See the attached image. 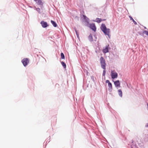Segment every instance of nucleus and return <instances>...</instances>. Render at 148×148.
Returning a JSON list of instances; mask_svg holds the SVG:
<instances>
[{
  "label": "nucleus",
  "mask_w": 148,
  "mask_h": 148,
  "mask_svg": "<svg viewBox=\"0 0 148 148\" xmlns=\"http://www.w3.org/2000/svg\"><path fill=\"white\" fill-rule=\"evenodd\" d=\"M101 29L105 35H107L109 38H110V30L109 28H107L104 24H102Z\"/></svg>",
  "instance_id": "f257e3e1"
},
{
  "label": "nucleus",
  "mask_w": 148,
  "mask_h": 148,
  "mask_svg": "<svg viewBox=\"0 0 148 148\" xmlns=\"http://www.w3.org/2000/svg\"><path fill=\"white\" fill-rule=\"evenodd\" d=\"M100 61L101 67L104 69H105L106 65L105 61L103 57H101Z\"/></svg>",
  "instance_id": "f03ea898"
},
{
  "label": "nucleus",
  "mask_w": 148,
  "mask_h": 148,
  "mask_svg": "<svg viewBox=\"0 0 148 148\" xmlns=\"http://www.w3.org/2000/svg\"><path fill=\"white\" fill-rule=\"evenodd\" d=\"M81 20L82 22L86 23L87 24L89 23V19L86 16L83 15V17L81 18Z\"/></svg>",
  "instance_id": "7ed1b4c3"
},
{
  "label": "nucleus",
  "mask_w": 148,
  "mask_h": 148,
  "mask_svg": "<svg viewBox=\"0 0 148 148\" xmlns=\"http://www.w3.org/2000/svg\"><path fill=\"white\" fill-rule=\"evenodd\" d=\"M21 62L23 65L25 66L29 63V60L27 58H24L22 60Z\"/></svg>",
  "instance_id": "20e7f679"
},
{
  "label": "nucleus",
  "mask_w": 148,
  "mask_h": 148,
  "mask_svg": "<svg viewBox=\"0 0 148 148\" xmlns=\"http://www.w3.org/2000/svg\"><path fill=\"white\" fill-rule=\"evenodd\" d=\"M111 75L112 78L114 79L117 77L118 74L114 71H112L111 72Z\"/></svg>",
  "instance_id": "39448f33"
},
{
  "label": "nucleus",
  "mask_w": 148,
  "mask_h": 148,
  "mask_svg": "<svg viewBox=\"0 0 148 148\" xmlns=\"http://www.w3.org/2000/svg\"><path fill=\"white\" fill-rule=\"evenodd\" d=\"M106 83H108V86L109 87L108 88V90L109 91H111L112 89V84L108 80H107L106 81Z\"/></svg>",
  "instance_id": "423d86ee"
},
{
  "label": "nucleus",
  "mask_w": 148,
  "mask_h": 148,
  "mask_svg": "<svg viewBox=\"0 0 148 148\" xmlns=\"http://www.w3.org/2000/svg\"><path fill=\"white\" fill-rule=\"evenodd\" d=\"M42 27L43 28L46 27L48 26V25L46 22L42 21L40 22Z\"/></svg>",
  "instance_id": "0eeeda50"
},
{
  "label": "nucleus",
  "mask_w": 148,
  "mask_h": 148,
  "mask_svg": "<svg viewBox=\"0 0 148 148\" xmlns=\"http://www.w3.org/2000/svg\"><path fill=\"white\" fill-rule=\"evenodd\" d=\"M109 45H108L106 46L105 49L103 50V52L104 53H106L108 52L109 49H110V48L109 47Z\"/></svg>",
  "instance_id": "6e6552de"
},
{
  "label": "nucleus",
  "mask_w": 148,
  "mask_h": 148,
  "mask_svg": "<svg viewBox=\"0 0 148 148\" xmlns=\"http://www.w3.org/2000/svg\"><path fill=\"white\" fill-rule=\"evenodd\" d=\"M90 27L95 32L96 31V28L94 24H90Z\"/></svg>",
  "instance_id": "1a4fd4ad"
},
{
  "label": "nucleus",
  "mask_w": 148,
  "mask_h": 148,
  "mask_svg": "<svg viewBox=\"0 0 148 148\" xmlns=\"http://www.w3.org/2000/svg\"><path fill=\"white\" fill-rule=\"evenodd\" d=\"M114 83L116 87H120V83L119 80H117L114 82Z\"/></svg>",
  "instance_id": "9d476101"
},
{
  "label": "nucleus",
  "mask_w": 148,
  "mask_h": 148,
  "mask_svg": "<svg viewBox=\"0 0 148 148\" xmlns=\"http://www.w3.org/2000/svg\"><path fill=\"white\" fill-rule=\"evenodd\" d=\"M37 4L40 5H42L43 4V2L41 0H34Z\"/></svg>",
  "instance_id": "9b49d317"
},
{
  "label": "nucleus",
  "mask_w": 148,
  "mask_h": 148,
  "mask_svg": "<svg viewBox=\"0 0 148 148\" xmlns=\"http://www.w3.org/2000/svg\"><path fill=\"white\" fill-rule=\"evenodd\" d=\"M34 9L39 14H41V12L40 11V9L39 8H37L35 6L34 7Z\"/></svg>",
  "instance_id": "f8f14e48"
},
{
  "label": "nucleus",
  "mask_w": 148,
  "mask_h": 148,
  "mask_svg": "<svg viewBox=\"0 0 148 148\" xmlns=\"http://www.w3.org/2000/svg\"><path fill=\"white\" fill-rule=\"evenodd\" d=\"M118 93L119 96L122 97V91L120 89H119L118 90Z\"/></svg>",
  "instance_id": "ddd939ff"
},
{
  "label": "nucleus",
  "mask_w": 148,
  "mask_h": 148,
  "mask_svg": "<svg viewBox=\"0 0 148 148\" xmlns=\"http://www.w3.org/2000/svg\"><path fill=\"white\" fill-rule=\"evenodd\" d=\"M51 23L52 24L53 26L54 27H56L57 26V25L55 22H54V21H52V20H51Z\"/></svg>",
  "instance_id": "4468645a"
},
{
  "label": "nucleus",
  "mask_w": 148,
  "mask_h": 148,
  "mask_svg": "<svg viewBox=\"0 0 148 148\" xmlns=\"http://www.w3.org/2000/svg\"><path fill=\"white\" fill-rule=\"evenodd\" d=\"M101 21L102 20L101 18H97L95 19V21H94L98 23H100L101 22Z\"/></svg>",
  "instance_id": "2eb2a0df"
},
{
  "label": "nucleus",
  "mask_w": 148,
  "mask_h": 148,
  "mask_svg": "<svg viewBox=\"0 0 148 148\" xmlns=\"http://www.w3.org/2000/svg\"><path fill=\"white\" fill-rule=\"evenodd\" d=\"M88 39L90 41L92 42L93 41L92 36L91 34H90L88 37Z\"/></svg>",
  "instance_id": "dca6fc26"
},
{
  "label": "nucleus",
  "mask_w": 148,
  "mask_h": 148,
  "mask_svg": "<svg viewBox=\"0 0 148 148\" xmlns=\"http://www.w3.org/2000/svg\"><path fill=\"white\" fill-rule=\"evenodd\" d=\"M129 17L130 18V20L133 21L134 24L136 25L137 24V23L134 20L132 17L131 16H129Z\"/></svg>",
  "instance_id": "f3484780"
},
{
  "label": "nucleus",
  "mask_w": 148,
  "mask_h": 148,
  "mask_svg": "<svg viewBox=\"0 0 148 148\" xmlns=\"http://www.w3.org/2000/svg\"><path fill=\"white\" fill-rule=\"evenodd\" d=\"M61 64L62 65V66L64 68H66V64L64 62H61Z\"/></svg>",
  "instance_id": "a211bd4d"
},
{
  "label": "nucleus",
  "mask_w": 148,
  "mask_h": 148,
  "mask_svg": "<svg viewBox=\"0 0 148 148\" xmlns=\"http://www.w3.org/2000/svg\"><path fill=\"white\" fill-rule=\"evenodd\" d=\"M60 56H61V58L62 59H64V58H65L64 56V54L63 53H61Z\"/></svg>",
  "instance_id": "6ab92c4d"
},
{
  "label": "nucleus",
  "mask_w": 148,
  "mask_h": 148,
  "mask_svg": "<svg viewBox=\"0 0 148 148\" xmlns=\"http://www.w3.org/2000/svg\"><path fill=\"white\" fill-rule=\"evenodd\" d=\"M75 33H76V34L77 35V38H79V34H78L77 31L75 29Z\"/></svg>",
  "instance_id": "aec40b11"
},
{
  "label": "nucleus",
  "mask_w": 148,
  "mask_h": 148,
  "mask_svg": "<svg viewBox=\"0 0 148 148\" xmlns=\"http://www.w3.org/2000/svg\"><path fill=\"white\" fill-rule=\"evenodd\" d=\"M143 33L147 35L148 36V31H147L146 30H145L143 31Z\"/></svg>",
  "instance_id": "412c9836"
},
{
  "label": "nucleus",
  "mask_w": 148,
  "mask_h": 148,
  "mask_svg": "<svg viewBox=\"0 0 148 148\" xmlns=\"http://www.w3.org/2000/svg\"><path fill=\"white\" fill-rule=\"evenodd\" d=\"M105 70V69H104L103 72V76H104L105 75L106 73V71Z\"/></svg>",
  "instance_id": "4be33fe9"
},
{
  "label": "nucleus",
  "mask_w": 148,
  "mask_h": 148,
  "mask_svg": "<svg viewBox=\"0 0 148 148\" xmlns=\"http://www.w3.org/2000/svg\"><path fill=\"white\" fill-rule=\"evenodd\" d=\"M145 126L146 127H148V123L146 124Z\"/></svg>",
  "instance_id": "5701e85b"
}]
</instances>
